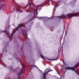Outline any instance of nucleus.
Here are the masks:
<instances>
[{
    "instance_id": "14",
    "label": "nucleus",
    "mask_w": 79,
    "mask_h": 79,
    "mask_svg": "<svg viewBox=\"0 0 79 79\" xmlns=\"http://www.w3.org/2000/svg\"><path fill=\"white\" fill-rule=\"evenodd\" d=\"M63 63L64 64H66V63H64V61H63Z\"/></svg>"
},
{
    "instance_id": "17",
    "label": "nucleus",
    "mask_w": 79,
    "mask_h": 79,
    "mask_svg": "<svg viewBox=\"0 0 79 79\" xmlns=\"http://www.w3.org/2000/svg\"><path fill=\"white\" fill-rule=\"evenodd\" d=\"M6 52H7V50H6Z\"/></svg>"
},
{
    "instance_id": "2",
    "label": "nucleus",
    "mask_w": 79,
    "mask_h": 79,
    "mask_svg": "<svg viewBox=\"0 0 79 79\" xmlns=\"http://www.w3.org/2000/svg\"><path fill=\"white\" fill-rule=\"evenodd\" d=\"M48 69H50V68H48L45 70L44 73V74H43V75L44 76V79H46V74H47V73H48L49 72H50L51 71H53V70H49L46 73V71H47V70H48Z\"/></svg>"
},
{
    "instance_id": "12",
    "label": "nucleus",
    "mask_w": 79,
    "mask_h": 79,
    "mask_svg": "<svg viewBox=\"0 0 79 79\" xmlns=\"http://www.w3.org/2000/svg\"><path fill=\"white\" fill-rule=\"evenodd\" d=\"M29 6H31V4H28L27 5V6H29Z\"/></svg>"
},
{
    "instance_id": "9",
    "label": "nucleus",
    "mask_w": 79,
    "mask_h": 79,
    "mask_svg": "<svg viewBox=\"0 0 79 79\" xmlns=\"http://www.w3.org/2000/svg\"><path fill=\"white\" fill-rule=\"evenodd\" d=\"M3 2V0H0V3H2Z\"/></svg>"
},
{
    "instance_id": "5",
    "label": "nucleus",
    "mask_w": 79,
    "mask_h": 79,
    "mask_svg": "<svg viewBox=\"0 0 79 79\" xmlns=\"http://www.w3.org/2000/svg\"><path fill=\"white\" fill-rule=\"evenodd\" d=\"M40 56H41V57L42 58V59H44V56L42 54H40Z\"/></svg>"
},
{
    "instance_id": "13",
    "label": "nucleus",
    "mask_w": 79,
    "mask_h": 79,
    "mask_svg": "<svg viewBox=\"0 0 79 79\" xmlns=\"http://www.w3.org/2000/svg\"><path fill=\"white\" fill-rule=\"evenodd\" d=\"M2 10V6H0V10Z\"/></svg>"
},
{
    "instance_id": "21",
    "label": "nucleus",
    "mask_w": 79,
    "mask_h": 79,
    "mask_svg": "<svg viewBox=\"0 0 79 79\" xmlns=\"http://www.w3.org/2000/svg\"><path fill=\"white\" fill-rule=\"evenodd\" d=\"M25 33H26V31H25Z\"/></svg>"
},
{
    "instance_id": "15",
    "label": "nucleus",
    "mask_w": 79,
    "mask_h": 79,
    "mask_svg": "<svg viewBox=\"0 0 79 79\" xmlns=\"http://www.w3.org/2000/svg\"><path fill=\"white\" fill-rule=\"evenodd\" d=\"M56 5H58V4H56V6H55V7L56 6Z\"/></svg>"
},
{
    "instance_id": "11",
    "label": "nucleus",
    "mask_w": 79,
    "mask_h": 79,
    "mask_svg": "<svg viewBox=\"0 0 79 79\" xmlns=\"http://www.w3.org/2000/svg\"><path fill=\"white\" fill-rule=\"evenodd\" d=\"M36 14H37V9H36Z\"/></svg>"
},
{
    "instance_id": "10",
    "label": "nucleus",
    "mask_w": 79,
    "mask_h": 79,
    "mask_svg": "<svg viewBox=\"0 0 79 79\" xmlns=\"http://www.w3.org/2000/svg\"><path fill=\"white\" fill-rule=\"evenodd\" d=\"M16 10L17 12H18V11H19V9L18 8H17Z\"/></svg>"
},
{
    "instance_id": "19",
    "label": "nucleus",
    "mask_w": 79,
    "mask_h": 79,
    "mask_svg": "<svg viewBox=\"0 0 79 79\" xmlns=\"http://www.w3.org/2000/svg\"><path fill=\"white\" fill-rule=\"evenodd\" d=\"M27 12H28V11H27Z\"/></svg>"
},
{
    "instance_id": "1",
    "label": "nucleus",
    "mask_w": 79,
    "mask_h": 79,
    "mask_svg": "<svg viewBox=\"0 0 79 79\" xmlns=\"http://www.w3.org/2000/svg\"><path fill=\"white\" fill-rule=\"evenodd\" d=\"M61 16L62 17H64V18H66L68 19V18H71V17H73V16H79V13H75L73 14H69L67 15H63Z\"/></svg>"
},
{
    "instance_id": "8",
    "label": "nucleus",
    "mask_w": 79,
    "mask_h": 79,
    "mask_svg": "<svg viewBox=\"0 0 79 79\" xmlns=\"http://www.w3.org/2000/svg\"><path fill=\"white\" fill-rule=\"evenodd\" d=\"M7 34H10V31H9V30H8L7 31Z\"/></svg>"
},
{
    "instance_id": "4",
    "label": "nucleus",
    "mask_w": 79,
    "mask_h": 79,
    "mask_svg": "<svg viewBox=\"0 0 79 79\" xmlns=\"http://www.w3.org/2000/svg\"><path fill=\"white\" fill-rule=\"evenodd\" d=\"M21 27H25V25H23V23L20 24L19 25H18L17 29H19V28Z\"/></svg>"
},
{
    "instance_id": "6",
    "label": "nucleus",
    "mask_w": 79,
    "mask_h": 79,
    "mask_svg": "<svg viewBox=\"0 0 79 79\" xmlns=\"http://www.w3.org/2000/svg\"><path fill=\"white\" fill-rule=\"evenodd\" d=\"M48 61H49V60H56V59H48Z\"/></svg>"
},
{
    "instance_id": "7",
    "label": "nucleus",
    "mask_w": 79,
    "mask_h": 79,
    "mask_svg": "<svg viewBox=\"0 0 79 79\" xmlns=\"http://www.w3.org/2000/svg\"><path fill=\"white\" fill-rule=\"evenodd\" d=\"M44 21H48V19L47 18H45L44 19Z\"/></svg>"
},
{
    "instance_id": "18",
    "label": "nucleus",
    "mask_w": 79,
    "mask_h": 79,
    "mask_svg": "<svg viewBox=\"0 0 79 79\" xmlns=\"http://www.w3.org/2000/svg\"><path fill=\"white\" fill-rule=\"evenodd\" d=\"M57 71L58 73V71Z\"/></svg>"
},
{
    "instance_id": "16",
    "label": "nucleus",
    "mask_w": 79,
    "mask_h": 79,
    "mask_svg": "<svg viewBox=\"0 0 79 79\" xmlns=\"http://www.w3.org/2000/svg\"><path fill=\"white\" fill-rule=\"evenodd\" d=\"M16 30H15V32H16Z\"/></svg>"
},
{
    "instance_id": "3",
    "label": "nucleus",
    "mask_w": 79,
    "mask_h": 79,
    "mask_svg": "<svg viewBox=\"0 0 79 79\" xmlns=\"http://www.w3.org/2000/svg\"><path fill=\"white\" fill-rule=\"evenodd\" d=\"M22 68L21 69V71L20 72V73H18V78H19L18 79H19V78H20V77H21V74H23V65H22Z\"/></svg>"
},
{
    "instance_id": "20",
    "label": "nucleus",
    "mask_w": 79,
    "mask_h": 79,
    "mask_svg": "<svg viewBox=\"0 0 79 79\" xmlns=\"http://www.w3.org/2000/svg\"><path fill=\"white\" fill-rule=\"evenodd\" d=\"M61 19H60V20Z\"/></svg>"
}]
</instances>
